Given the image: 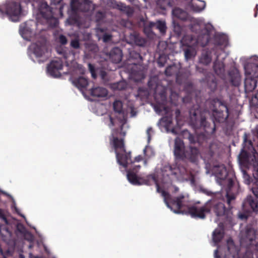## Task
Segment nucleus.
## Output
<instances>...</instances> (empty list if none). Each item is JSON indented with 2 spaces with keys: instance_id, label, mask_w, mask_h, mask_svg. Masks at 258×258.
<instances>
[{
  "instance_id": "f257e3e1",
  "label": "nucleus",
  "mask_w": 258,
  "mask_h": 258,
  "mask_svg": "<svg viewBox=\"0 0 258 258\" xmlns=\"http://www.w3.org/2000/svg\"><path fill=\"white\" fill-rule=\"evenodd\" d=\"M127 179L130 183L134 185H141L143 184H151L152 182L155 183L158 192H161L162 196L164 198V200L167 206L172 210L175 213H180L179 210H172V208L169 205L168 200L170 198L169 195L165 190L166 186L164 185V182L159 183L156 180L155 178L152 176L147 177V179L139 177L133 171H128L127 174Z\"/></svg>"
},
{
  "instance_id": "f03ea898",
  "label": "nucleus",
  "mask_w": 258,
  "mask_h": 258,
  "mask_svg": "<svg viewBox=\"0 0 258 258\" xmlns=\"http://www.w3.org/2000/svg\"><path fill=\"white\" fill-rule=\"evenodd\" d=\"M110 143L114 148L118 164L124 168H131L130 155L125 152L122 140L118 139L116 131L112 132Z\"/></svg>"
},
{
  "instance_id": "7ed1b4c3",
  "label": "nucleus",
  "mask_w": 258,
  "mask_h": 258,
  "mask_svg": "<svg viewBox=\"0 0 258 258\" xmlns=\"http://www.w3.org/2000/svg\"><path fill=\"white\" fill-rule=\"evenodd\" d=\"M28 55L34 61L40 62L47 59L50 54L45 42H38L32 44L28 49Z\"/></svg>"
},
{
  "instance_id": "20e7f679",
  "label": "nucleus",
  "mask_w": 258,
  "mask_h": 258,
  "mask_svg": "<svg viewBox=\"0 0 258 258\" xmlns=\"http://www.w3.org/2000/svg\"><path fill=\"white\" fill-rule=\"evenodd\" d=\"M246 79L245 86L247 85L249 81L251 80L253 84L249 89H253L255 87V78H258V57L253 56L249 59V62L244 66Z\"/></svg>"
},
{
  "instance_id": "39448f33",
  "label": "nucleus",
  "mask_w": 258,
  "mask_h": 258,
  "mask_svg": "<svg viewBox=\"0 0 258 258\" xmlns=\"http://www.w3.org/2000/svg\"><path fill=\"white\" fill-rule=\"evenodd\" d=\"M21 10L20 4L15 2H7L1 10L9 20L13 22H17L20 20L22 15Z\"/></svg>"
},
{
  "instance_id": "423d86ee",
  "label": "nucleus",
  "mask_w": 258,
  "mask_h": 258,
  "mask_svg": "<svg viewBox=\"0 0 258 258\" xmlns=\"http://www.w3.org/2000/svg\"><path fill=\"white\" fill-rule=\"evenodd\" d=\"M122 104L120 101H115L113 104V107L115 113L116 119L114 120V122H118L119 125H123L125 123L126 114L122 111ZM109 123L108 125L111 127L114 124V121L112 117H109L108 118Z\"/></svg>"
},
{
  "instance_id": "0eeeda50",
  "label": "nucleus",
  "mask_w": 258,
  "mask_h": 258,
  "mask_svg": "<svg viewBox=\"0 0 258 258\" xmlns=\"http://www.w3.org/2000/svg\"><path fill=\"white\" fill-rule=\"evenodd\" d=\"M250 147L247 150L245 147H243L240 154L239 155L238 158L239 161L242 164L249 163L253 164L254 165V159H255V152L249 143Z\"/></svg>"
},
{
  "instance_id": "6e6552de",
  "label": "nucleus",
  "mask_w": 258,
  "mask_h": 258,
  "mask_svg": "<svg viewBox=\"0 0 258 258\" xmlns=\"http://www.w3.org/2000/svg\"><path fill=\"white\" fill-rule=\"evenodd\" d=\"M62 69V61L58 58L53 60L47 67V74L54 78L60 76V71Z\"/></svg>"
},
{
  "instance_id": "1a4fd4ad",
  "label": "nucleus",
  "mask_w": 258,
  "mask_h": 258,
  "mask_svg": "<svg viewBox=\"0 0 258 258\" xmlns=\"http://www.w3.org/2000/svg\"><path fill=\"white\" fill-rule=\"evenodd\" d=\"M209 33L207 31H206V32H203L202 35L199 36L197 40L191 38L190 40L191 42L188 43L186 41L188 39L189 37L186 36L182 39L181 42L183 45H186L189 46H190L196 43L199 44L201 46H204L208 43L209 41Z\"/></svg>"
},
{
  "instance_id": "9d476101",
  "label": "nucleus",
  "mask_w": 258,
  "mask_h": 258,
  "mask_svg": "<svg viewBox=\"0 0 258 258\" xmlns=\"http://www.w3.org/2000/svg\"><path fill=\"white\" fill-rule=\"evenodd\" d=\"M174 152L175 156L179 158L190 157L189 155L185 154L183 143L179 138H176L175 140Z\"/></svg>"
},
{
  "instance_id": "9b49d317",
  "label": "nucleus",
  "mask_w": 258,
  "mask_h": 258,
  "mask_svg": "<svg viewBox=\"0 0 258 258\" xmlns=\"http://www.w3.org/2000/svg\"><path fill=\"white\" fill-rule=\"evenodd\" d=\"M188 213L194 218H204L206 215L209 212L206 207L197 208L195 207L188 209Z\"/></svg>"
},
{
  "instance_id": "f8f14e48",
  "label": "nucleus",
  "mask_w": 258,
  "mask_h": 258,
  "mask_svg": "<svg viewBox=\"0 0 258 258\" xmlns=\"http://www.w3.org/2000/svg\"><path fill=\"white\" fill-rule=\"evenodd\" d=\"M72 82L80 89L85 88L88 84V81L84 76L77 78L74 75L72 77Z\"/></svg>"
},
{
  "instance_id": "ddd939ff",
  "label": "nucleus",
  "mask_w": 258,
  "mask_h": 258,
  "mask_svg": "<svg viewBox=\"0 0 258 258\" xmlns=\"http://www.w3.org/2000/svg\"><path fill=\"white\" fill-rule=\"evenodd\" d=\"M213 172L216 177L220 179H225L227 175L226 169L223 165L214 167Z\"/></svg>"
},
{
  "instance_id": "4468645a",
  "label": "nucleus",
  "mask_w": 258,
  "mask_h": 258,
  "mask_svg": "<svg viewBox=\"0 0 258 258\" xmlns=\"http://www.w3.org/2000/svg\"><path fill=\"white\" fill-rule=\"evenodd\" d=\"M91 94L94 97L104 98L107 95V91L104 88L95 87L90 90Z\"/></svg>"
},
{
  "instance_id": "2eb2a0df",
  "label": "nucleus",
  "mask_w": 258,
  "mask_h": 258,
  "mask_svg": "<svg viewBox=\"0 0 258 258\" xmlns=\"http://www.w3.org/2000/svg\"><path fill=\"white\" fill-rule=\"evenodd\" d=\"M223 236V229L222 225H219L213 233V240L216 244L221 240Z\"/></svg>"
},
{
  "instance_id": "dca6fc26",
  "label": "nucleus",
  "mask_w": 258,
  "mask_h": 258,
  "mask_svg": "<svg viewBox=\"0 0 258 258\" xmlns=\"http://www.w3.org/2000/svg\"><path fill=\"white\" fill-rule=\"evenodd\" d=\"M188 201V198L183 196H180L177 198L176 200L172 202L173 206H175L177 209H180L183 206H185V203Z\"/></svg>"
},
{
  "instance_id": "f3484780",
  "label": "nucleus",
  "mask_w": 258,
  "mask_h": 258,
  "mask_svg": "<svg viewBox=\"0 0 258 258\" xmlns=\"http://www.w3.org/2000/svg\"><path fill=\"white\" fill-rule=\"evenodd\" d=\"M110 58L114 63L120 62L122 58V54L120 49L118 48H114L110 54Z\"/></svg>"
},
{
  "instance_id": "a211bd4d",
  "label": "nucleus",
  "mask_w": 258,
  "mask_h": 258,
  "mask_svg": "<svg viewBox=\"0 0 258 258\" xmlns=\"http://www.w3.org/2000/svg\"><path fill=\"white\" fill-rule=\"evenodd\" d=\"M168 168L171 170L173 175L177 176L179 180L187 179L186 177L184 176L186 170L183 167H178L177 168H174L173 171H172L169 167Z\"/></svg>"
},
{
  "instance_id": "6ab92c4d",
  "label": "nucleus",
  "mask_w": 258,
  "mask_h": 258,
  "mask_svg": "<svg viewBox=\"0 0 258 258\" xmlns=\"http://www.w3.org/2000/svg\"><path fill=\"white\" fill-rule=\"evenodd\" d=\"M171 120L170 118L165 117L162 118L159 121V124L162 127H165L166 131L167 132H169L170 130H171V132L174 134V130L172 129L171 127Z\"/></svg>"
},
{
  "instance_id": "aec40b11",
  "label": "nucleus",
  "mask_w": 258,
  "mask_h": 258,
  "mask_svg": "<svg viewBox=\"0 0 258 258\" xmlns=\"http://www.w3.org/2000/svg\"><path fill=\"white\" fill-rule=\"evenodd\" d=\"M205 7L206 3L204 1H192V9L195 12H200L204 10Z\"/></svg>"
},
{
  "instance_id": "412c9836",
  "label": "nucleus",
  "mask_w": 258,
  "mask_h": 258,
  "mask_svg": "<svg viewBox=\"0 0 258 258\" xmlns=\"http://www.w3.org/2000/svg\"><path fill=\"white\" fill-rule=\"evenodd\" d=\"M173 16L181 20H185L187 17V14L181 9L176 8L172 11Z\"/></svg>"
},
{
  "instance_id": "4be33fe9",
  "label": "nucleus",
  "mask_w": 258,
  "mask_h": 258,
  "mask_svg": "<svg viewBox=\"0 0 258 258\" xmlns=\"http://www.w3.org/2000/svg\"><path fill=\"white\" fill-rule=\"evenodd\" d=\"M236 252V249L233 241L231 239H229L227 241V253L225 255L228 256L229 254H231L232 256L234 257V254Z\"/></svg>"
},
{
  "instance_id": "5701e85b",
  "label": "nucleus",
  "mask_w": 258,
  "mask_h": 258,
  "mask_svg": "<svg viewBox=\"0 0 258 258\" xmlns=\"http://www.w3.org/2000/svg\"><path fill=\"white\" fill-rule=\"evenodd\" d=\"M20 33L24 39L29 40L31 32L25 25H22L20 26Z\"/></svg>"
},
{
  "instance_id": "b1692460",
  "label": "nucleus",
  "mask_w": 258,
  "mask_h": 258,
  "mask_svg": "<svg viewBox=\"0 0 258 258\" xmlns=\"http://www.w3.org/2000/svg\"><path fill=\"white\" fill-rule=\"evenodd\" d=\"M212 210L218 216L223 215L225 212L224 206L221 203H219L217 205H215L213 208Z\"/></svg>"
},
{
  "instance_id": "393cba45",
  "label": "nucleus",
  "mask_w": 258,
  "mask_h": 258,
  "mask_svg": "<svg viewBox=\"0 0 258 258\" xmlns=\"http://www.w3.org/2000/svg\"><path fill=\"white\" fill-rule=\"evenodd\" d=\"M185 154L190 156V157H186L192 161H195L196 158L198 156L199 151L197 148L190 147L188 150H186Z\"/></svg>"
},
{
  "instance_id": "a878e982",
  "label": "nucleus",
  "mask_w": 258,
  "mask_h": 258,
  "mask_svg": "<svg viewBox=\"0 0 258 258\" xmlns=\"http://www.w3.org/2000/svg\"><path fill=\"white\" fill-rule=\"evenodd\" d=\"M246 238L245 240H248L251 242L256 237V231L253 228L247 229L245 232Z\"/></svg>"
},
{
  "instance_id": "bb28decb",
  "label": "nucleus",
  "mask_w": 258,
  "mask_h": 258,
  "mask_svg": "<svg viewBox=\"0 0 258 258\" xmlns=\"http://www.w3.org/2000/svg\"><path fill=\"white\" fill-rule=\"evenodd\" d=\"M246 203L248 204L253 211H258V202L256 200H253L251 197H247Z\"/></svg>"
},
{
  "instance_id": "cd10ccee",
  "label": "nucleus",
  "mask_w": 258,
  "mask_h": 258,
  "mask_svg": "<svg viewBox=\"0 0 258 258\" xmlns=\"http://www.w3.org/2000/svg\"><path fill=\"white\" fill-rule=\"evenodd\" d=\"M152 25H155V26L159 30V31L164 33L166 30L165 23L164 21H158L155 24H151Z\"/></svg>"
},
{
  "instance_id": "c85d7f7f",
  "label": "nucleus",
  "mask_w": 258,
  "mask_h": 258,
  "mask_svg": "<svg viewBox=\"0 0 258 258\" xmlns=\"http://www.w3.org/2000/svg\"><path fill=\"white\" fill-rule=\"evenodd\" d=\"M205 26V23H204L203 20H196L195 23L192 26V29L198 30L199 29H202Z\"/></svg>"
},
{
  "instance_id": "c756f323",
  "label": "nucleus",
  "mask_w": 258,
  "mask_h": 258,
  "mask_svg": "<svg viewBox=\"0 0 258 258\" xmlns=\"http://www.w3.org/2000/svg\"><path fill=\"white\" fill-rule=\"evenodd\" d=\"M144 153L145 155L149 158L154 155V151L153 149L150 146H146L144 150Z\"/></svg>"
},
{
  "instance_id": "7c9ffc66",
  "label": "nucleus",
  "mask_w": 258,
  "mask_h": 258,
  "mask_svg": "<svg viewBox=\"0 0 258 258\" xmlns=\"http://www.w3.org/2000/svg\"><path fill=\"white\" fill-rule=\"evenodd\" d=\"M214 67L216 73L218 74L222 73L224 71V65L222 63L216 62Z\"/></svg>"
},
{
  "instance_id": "2f4dec72",
  "label": "nucleus",
  "mask_w": 258,
  "mask_h": 258,
  "mask_svg": "<svg viewBox=\"0 0 258 258\" xmlns=\"http://www.w3.org/2000/svg\"><path fill=\"white\" fill-rule=\"evenodd\" d=\"M196 54L195 49L189 48L185 51V57L186 59H188L190 57L194 56Z\"/></svg>"
},
{
  "instance_id": "473e14b6",
  "label": "nucleus",
  "mask_w": 258,
  "mask_h": 258,
  "mask_svg": "<svg viewBox=\"0 0 258 258\" xmlns=\"http://www.w3.org/2000/svg\"><path fill=\"white\" fill-rule=\"evenodd\" d=\"M71 45L73 47L75 48H78L80 46L79 41L77 39L72 40Z\"/></svg>"
},
{
  "instance_id": "72a5a7b5",
  "label": "nucleus",
  "mask_w": 258,
  "mask_h": 258,
  "mask_svg": "<svg viewBox=\"0 0 258 258\" xmlns=\"http://www.w3.org/2000/svg\"><path fill=\"white\" fill-rule=\"evenodd\" d=\"M153 133V131L151 127H149L148 128L147 131V134L148 135V140L149 142L151 140V136Z\"/></svg>"
},
{
  "instance_id": "f704fd0d",
  "label": "nucleus",
  "mask_w": 258,
  "mask_h": 258,
  "mask_svg": "<svg viewBox=\"0 0 258 258\" xmlns=\"http://www.w3.org/2000/svg\"><path fill=\"white\" fill-rule=\"evenodd\" d=\"M88 66H89V68L90 71V72L91 73L92 76L94 78H95L96 77V75L95 74V71H94V69L93 66L92 65H91V64H89Z\"/></svg>"
},
{
  "instance_id": "c9c22d12",
  "label": "nucleus",
  "mask_w": 258,
  "mask_h": 258,
  "mask_svg": "<svg viewBox=\"0 0 258 258\" xmlns=\"http://www.w3.org/2000/svg\"><path fill=\"white\" fill-rule=\"evenodd\" d=\"M239 258H252V254L251 252L247 251L244 255L239 257Z\"/></svg>"
},
{
  "instance_id": "e433bc0d",
  "label": "nucleus",
  "mask_w": 258,
  "mask_h": 258,
  "mask_svg": "<svg viewBox=\"0 0 258 258\" xmlns=\"http://www.w3.org/2000/svg\"><path fill=\"white\" fill-rule=\"evenodd\" d=\"M59 39L60 42L62 44H66L67 42L66 38L62 35H60Z\"/></svg>"
},
{
  "instance_id": "4c0bfd02",
  "label": "nucleus",
  "mask_w": 258,
  "mask_h": 258,
  "mask_svg": "<svg viewBox=\"0 0 258 258\" xmlns=\"http://www.w3.org/2000/svg\"><path fill=\"white\" fill-rule=\"evenodd\" d=\"M243 177L245 180V182L246 184L249 183V176L248 175H247L245 171L243 172Z\"/></svg>"
},
{
  "instance_id": "58836bf2",
  "label": "nucleus",
  "mask_w": 258,
  "mask_h": 258,
  "mask_svg": "<svg viewBox=\"0 0 258 258\" xmlns=\"http://www.w3.org/2000/svg\"><path fill=\"white\" fill-rule=\"evenodd\" d=\"M0 218H1L2 219H3L4 220V221L7 224L8 223V222L7 221V219L6 218H5L4 214H3V211L0 209Z\"/></svg>"
},
{
  "instance_id": "ea45409f",
  "label": "nucleus",
  "mask_w": 258,
  "mask_h": 258,
  "mask_svg": "<svg viewBox=\"0 0 258 258\" xmlns=\"http://www.w3.org/2000/svg\"><path fill=\"white\" fill-rule=\"evenodd\" d=\"M76 72L77 73L83 74L84 72V70L82 68V66H78V70H77Z\"/></svg>"
},
{
  "instance_id": "a19ab883",
  "label": "nucleus",
  "mask_w": 258,
  "mask_h": 258,
  "mask_svg": "<svg viewBox=\"0 0 258 258\" xmlns=\"http://www.w3.org/2000/svg\"><path fill=\"white\" fill-rule=\"evenodd\" d=\"M110 35H108V34H105L103 36V41L104 42H106L107 41H108L110 39Z\"/></svg>"
},
{
  "instance_id": "79ce46f5",
  "label": "nucleus",
  "mask_w": 258,
  "mask_h": 258,
  "mask_svg": "<svg viewBox=\"0 0 258 258\" xmlns=\"http://www.w3.org/2000/svg\"><path fill=\"white\" fill-rule=\"evenodd\" d=\"M201 61L203 63H205L208 64V63H209L211 61V59L210 58H209L208 57H207L206 58L205 60H204V59L202 58L201 59Z\"/></svg>"
},
{
  "instance_id": "37998d69",
  "label": "nucleus",
  "mask_w": 258,
  "mask_h": 258,
  "mask_svg": "<svg viewBox=\"0 0 258 258\" xmlns=\"http://www.w3.org/2000/svg\"><path fill=\"white\" fill-rule=\"evenodd\" d=\"M220 250V248H219V249H217V250H215V251H214L215 258H219V256L218 255V252Z\"/></svg>"
},
{
  "instance_id": "c03bdc74",
  "label": "nucleus",
  "mask_w": 258,
  "mask_h": 258,
  "mask_svg": "<svg viewBox=\"0 0 258 258\" xmlns=\"http://www.w3.org/2000/svg\"><path fill=\"white\" fill-rule=\"evenodd\" d=\"M239 217L241 219H243L246 218H247V216L245 215V214H240V215H239Z\"/></svg>"
},
{
  "instance_id": "a18cd8bd",
  "label": "nucleus",
  "mask_w": 258,
  "mask_h": 258,
  "mask_svg": "<svg viewBox=\"0 0 258 258\" xmlns=\"http://www.w3.org/2000/svg\"><path fill=\"white\" fill-rule=\"evenodd\" d=\"M51 1H52V2L54 4H57L59 3L61 0H51Z\"/></svg>"
},
{
  "instance_id": "49530a36",
  "label": "nucleus",
  "mask_w": 258,
  "mask_h": 258,
  "mask_svg": "<svg viewBox=\"0 0 258 258\" xmlns=\"http://www.w3.org/2000/svg\"><path fill=\"white\" fill-rule=\"evenodd\" d=\"M141 160V157L140 156H139L135 158V161L136 162H139Z\"/></svg>"
},
{
  "instance_id": "de8ad7c7",
  "label": "nucleus",
  "mask_w": 258,
  "mask_h": 258,
  "mask_svg": "<svg viewBox=\"0 0 258 258\" xmlns=\"http://www.w3.org/2000/svg\"><path fill=\"white\" fill-rule=\"evenodd\" d=\"M0 258H5L3 255V253L1 250H0Z\"/></svg>"
},
{
  "instance_id": "09e8293b",
  "label": "nucleus",
  "mask_w": 258,
  "mask_h": 258,
  "mask_svg": "<svg viewBox=\"0 0 258 258\" xmlns=\"http://www.w3.org/2000/svg\"><path fill=\"white\" fill-rule=\"evenodd\" d=\"M28 235L30 236V238H29V240H32L33 237H32V235L30 234V233H28Z\"/></svg>"
},
{
  "instance_id": "8fccbe9b",
  "label": "nucleus",
  "mask_w": 258,
  "mask_h": 258,
  "mask_svg": "<svg viewBox=\"0 0 258 258\" xmlns=\"http://www.w3.org/2000/svg\"><path fill=\"white\" fill-rule=\"evenodd\" d=\"M207 28L210 29V28L212 27V26L208 24V25H207Z\"/></svg>"
},
{
  "instance_id": "3c124183",
  "label": "nucleus",
  "mask_w": 258,
  "mask_h": 258,
  "mask_svg": "<svg viewBox=\"0 0 258 258\" xmlns=\"http://www.w3.org/2000/svg\"><path fill=\"white\" fill-rule=\"evenodd\" d=\"M120 135L124 136L125 135V133L124 132H122L121 133H120Z\"/></svg>"
},
{
  "instance_id": "603ef678",
  "label": "nucleus",
  "mask_w": 258,
  "mask_h": 258,
  "mask_svg": "<svg viewBox=\"0 0 258 258\" xmlns=\"http://www.w3.org/2000/svg\"><path fill=\"white\" fill-rule=\"evenodd\" d=\"M174 189H175V191H177L178 190L177 187H174Z\"/></svg>"
},
{
  "instance_id": "864d4df0",
  "label": "nucleus",
  "mask_w": 258,
  "mask_h": 258,
  "mask_svg": "<svg viewBox=\"0 0 258 258\" xmlns=\"http://www.w3.org/2000/svg\"><path fill=\"white\" fill-rule=\"evenodd\" d=\"M135 167H140V166H139V165H135Z\"/></svg>"
},
{
  "instance_id": "5fc2aeb1",
  "label": "nucleus",
  "mask_w": 258,
  "mask_h": 258,
  "mask_svg": "<svg viewBox=\"0 0 258 258\" xmlns=\"http://www.w3.org/2000/svg\"><path fill=\"white\" fill-rule=\"evenodd\" d=\"M102 75V78H104V74H102V75Z\"/></svg>"
},
{
  "instance_id": "6e6d98bb",
  "label": "nucleus",
  "mask_w": 258,
  "mask_h": 258,
  "mask_svg": "<svg viewBox=\"0 0 258 258\" xmlns=\"http://www.w3.org/2000/svg\"><path fill=\"white\" fill-rule=\"evenodd\" d=\"M31 258H32V257H31ZM34 258H42V257H34Z\"/></svg>"
},
{
  "instance_id": "4d7b16f0",
  "label": "nucleus",
  "mask_w": 258,
  "mask_h": 258,
  "mask_svg": "<svg viewBox=\"0 0 258 258\" xmlns=\"http://www.w3.org/2000/svg\"><path fill=\"white\" fill-rule=\"evenodd\" d=\"M20 258H24L22 255H20Z\"/></svg>"
},
{
  "instance_id": "13d9d810",
  "label": "nucleus",
  "mask_w": 258,
  "mask_h": 258,
  "mask_svg": "<svg viewBox=\"0 0 258 258\" xmlns=\"http://www.w3.org/2000/svg\"><path fill=\"white\" fill-rule=\"evenodd\" d=\"M256 97L258 98V94L256 95Z\"/></svg>"
}]
</instances>
